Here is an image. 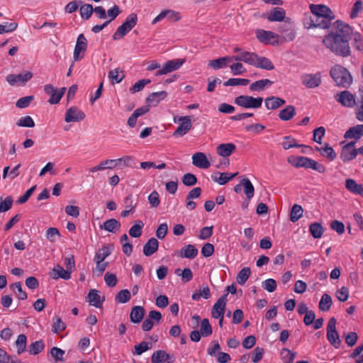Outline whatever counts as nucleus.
I'll use <instances>...</instances> for the list:
<instances>
[{
	"instance_id": "obj_1",
	"label": "nucleus",
	"mask_w": 363,
	"mask_h": 363,
	"mask_svg": "<svg viewBox=\"0 0 363 363\" xmlns=\"http://www.w3.org/2000/svg\"><path fill=\"white\" fill-rule=\"evenodd\" d=\"M335 30L330 31L323 39V44L337 56L347 57L351 55L350 40L352 28L345 22L337 20L333 23Z\"/></svg>"
},
{
	"instance_id": "obj_2",
	"label": "nucleus",
	"mask_w": 363,
	"mask_h": 363,
	"mask_svg": "<svg viewBox=\"0 0 363 363\" xmlns=\"http://www.w3.org/2000/svg\"><path fill=\"white\" fill-rule=\"evenodd\" d=\"M311 14L306 13L303 18V26L306 28H320L328 29L332 25V21L335 18L333 11L326 5H310Z\"/></svg>"
},
{
	"instance_id": "obj_3",
	"label": "nucleus",
	"mask_w": 363,
	"mask_h": 363,
	"mask_svg": "<svg viewBox=\"0 0 363 363\" xmlns=\"http://www.w3.org/2000/svg\"><path fill=\"white\" fill-rule=\"evenodd\" d=\"M330 75L335 83V85L347 89L353 82L350 72L340 65H335L330 71Z\"/></svg>"
},
{
	"instance_id": "obj_4",
	"label": "nucleus",
	"mask_w": 363,
	"mask_h": 363,
	"mask_svg": "<svg viewBox=\"0 0 363 363\" xmlns=\"http://www.w3.org/2000/svg\"><path fill=\"white\" fill-rule=\"evenodd\" d=\"M138 16L136 13H130L125 18V21L120 26L113 35V40L122 39L128 32H130L137 24Z\"/></svg>"
},
{
	"instance_id": "obj_5",
	"label": "nucleus",
	"mask_w": 363,
	"mask_h": 363,
	"mask_svg": "<svg viewBox=\"0 0 363 363\" xmlns=\"http://www.w3.org/2000/svg\"><path fill=\"white\" fill-rule=\"evenodd\" d=\"M262 101V97L255 98L247 95H240L235 99V104L245 108H259Z\"/></svg>"
},
{
	"instance_id": "obj_6",
	"label": "nucleus",
	"mask_w": 363,
	"mask_h": 363,
	"mask_svg": "<svg viewBox=\"0 0 363 363\" xmlns=\"http://www.w3.org/2000/svg\"><path fill=\"white\" fill-rule=\"evenodd\" d=\"M336 323L337 320L334 317L329 320L327 326V339L334 347L339 348L341 345V340L336 330Z\"/></svg>"
},
{
	"instance_id": "obj_7",
	"label": "nucleus",
	"mask_w": 363,
	"mask_h": 363,
	"mask_svg": "<svg viewBox=\"0 0 363 363\" xmlns=\"http://www.w3.org/2000/svg\"><path fill=\"white\" fill-rule=\"evenodd\" d=\"M335 100L345 107L352 108L356 106V98L350 91L345 90L335 95Z\"/></svg>"
},
{
	"instance_id": "obj_8",
	"label": "nucleus",
	"mask_w": 363,
	"mask_h": 363,
	"mask_svg": "<svg viewBox=\"0 0 363 363\" xmlns=\"http://www.w3.org/2000/svg\"><path fill=\"white\" fill-rule=\"evenodd\" d=\"M256 37L261 43L264 44H270L272 45L279 44V35L272 31H267L262 29L256 31Z\"/></svg>"
},
{
	"instance_id": "obj_9",
	"label": "nucleus",
	"mask_w": 363,
	"mask_h": 363,
	"mask_svg": "<svg viewBox=\"0 0 363 363\" xmlns=\"http://www.w3.org/2000/svg\"><path fill=\"white\" fill-rule=\"evenodd\" d=\"M66 88L63 87L60 90H57L52 84H46L44 86L45 92L50 95V98L48 100V102L50 104H58L63 96L65 92Z\"/></svg>"
},
{
	"instance_id": "obj_10",
	"label": "nucleus",
	"mask_w": 363,
	"mask_h": 363,
	"mask_svg": "<svg viewBox=\"0 0 363 363\" xmlns=\"http://www.w3.org/2000/svg\"><path fill=\"white\" fill-rule=\"evenodd\" d=\"M178 121L181 124L177 127L176 130L173 133V136H184L186 135L192 127L191 117L189 116L178 117Z\"/></svg>"
},
{
	"instance_id": "obj_11",
	"label": "nucleus",
	"mask_w": 363,
	"mask_h": 363,
	"mask_svg": "<svg viewBox=\"0 0 363 363\" xmlns=\"http://www.w3.org/2000/svg\"><path fill=\"white\" fill-rule=\"evenodd\" d=\"M184 62L185 60L184 59H174L169 60L164 64L161 69L157 71L155 75L160 76L166 74L173 71L177 70Z\"/></svg>"
},
{
	"instance_id": "obj_12",
	"label": "nucleus",
	"mask_w": 363,
	"mask_h": 363,
	"mask_svg": "<svg viewBox=\"0 0 363 363\" xmlns=\"http://www.w3.org/2000/svg\"><path fill=\"white\" fill-rule=\"evenodd\" d=\"M228 295V294L227 293L221 296L214 303L211 310V316L213 318L217 319L219 317L224 315Z\"/></svg>"
},
{
	"instance_id": "obj_13",
	"label": "nucleus",
	"mask_w": 363,
	"mask_h": 363,
	"mask_svg": "<svg viewBox=\"0 0 363 363\" xmlns=\"http://www.w3.org/2000/svg\"><path fill=\"white\" fill-rule=\"evenodd\" d=\"M85 118V113L77 106L68 108L65 113V121L67 123L79 122Z\"/></svg>"
},
{
	"instance_id": "obj_14",
	"label": "nucleus",
	"mask_w": 363,
	"mask_h": 363,
	"mask_svg": "<svg viewBox=\"0 0 363 363\" xmlns=\"http://www.w3.org/2000/svg\"><path fill=\"white\" fill-rule=\"evenodd\" d=\"M301 81L303 85L307 88L313 89L318 87L321 84V74L317 72L314 74H306L301 77Z\"/></svg>"
},
{
	"instance_id": "obj_15",
	"label": "nucleus",
	"mask_w": 363,
	"mask_h": 363,
	"mask_svg": "<svg viewBox=\"0 0 363 363\" xmlns=\"http://www.w3.org/2000/svg\"><path fill=\"white\" fill-rule=\"evenodd\" d=\"M278 31L282 35L284 41H292L296 37V31L292 28L290 22L280 24L278 27Z\"/></svg>"
},
{
	"instance_id": "obj_16",
	"label": "nucleus",
	"mask_w": 363,
	"mask_h": 363,
	"mask_svg": "<svg viewBox=\"0 0 363 363\" xmlns=\"http://www.w3.org/2000/svg\"><path fill=\"white\" fill-rule=\"evenodd\" d=\"M33 77V73L30 71H26L18 74H10L6 77V81L11 84L14 85L17 82H21L23 85Z\"/></svg>"
},
{
	"instance_id": "obj_17",
	"label": "nucleus",
	"mask_w": 363,
	"mask_h": 363,
	"mask_svg": "<svg viewBox=\"0 0 363 363\" xmlns=\"http://www.w3.org/2000/svg\"><path fill=\"white\" fill-rule=\"evenodd\" d=\"M175 358L173 356H169L164 350L155 351L151 357L152 363H174Z\"/></svg>"
},
{
	"instance_id": "obj_18",
	"label": "nucleus",
	"mask_w": 363,
	"mask_h": 363,
	"mask_svg": "<svg viewBox=\"0 0 363 363\" xmlns=\"http://www.w3.org/2000/svg\"><path fill=\"white\" fill-rule=\"evenodd\" d=\"M86 39L84 34H80L77 38V43L74 50V61H78L79 59L82 58L83 56L79 57V54L81 52H84L86 50Z\"/></svg>"
},
{
	"instance_id": "obj_19",
	"label": "nucleus",
	"mask_w": 363,
	"mask_h": 363,
	"mask_svg": "<svg viewBox=\"0 0 363 363\" xmlns=\"http://www.w3.org/2000/svg\"><path fill=\"white\" fill-rule=\"evenodd\" d=\"M233 60L238 62H244L250 65H255L257 55L255 52H242L236 56H232Z\"/></svg>"
},
{
	"instance_id": "obj_20",
	"label": "nucleus",
	"mask_w": 363,
	"mask_h": 363,
	"mask_svg": "<svg viewBox=\"0 0 363 363\" xmlns=\"http://www.w3.org/2000/svg\"><path fill=\"white\" fill-rule=\"evenodd\" d=\"M192 163L194 166L201 169H208L211 166L210 162L203 152H196L192 156Z\"/></svg>"
},
{
	"instance_id": "obj_21",
	"label": "nucleus",
	"mask_w": 363,
	"mask_h": 363,
	"mask_svg": "<svg viewBox=\"0 0 363 363\" xmlns=\"http://www.w3.org/2000/svg\"><path fill=\"white\" fill-rule=\"evenodd\" d=\"M345 188L351 193L363 197V184H357L354 179H347Z\"/></svg>"
},
{
	"instance_id": "obj_22",
	"label": "nucleus",
	"mask_w": 363,
	"mask_h": 363,
	"mask_svg": "<svg viewBox=\"0 0 363 363\" xmlns=\"http://www.w3.org/2000/svg\"><path fill=\"white\" fill-rule=\"evenodd\" d=\"M167 96V93L165 91L158 92H152L146 98V103L148 105L156 106L161 101L164 100Z\"/></svg>"
},
{
	"instance_id": "obj_23",
	"label": "nucleus",
	"mask_w": 363,
	"mask_h": 363,
	"mask_svg": "<svg viewBox=\"0 0 363 363\" xmlns=\"http://www.w3.org/2000/svg\"><path fill=\"white\" fill-rule=\"evenodd\" d=\"M264 104L268 110H275L284 105L286 101L278 96H270L265 99Z\"/></svg>"
},
{
	"instance_id": "obj_24",
	"label": "nucleus",
	"mask_w": 363,
	"mask_h": 363,
	"mask_svg": "<svg viewBox=\"0 0 363 363\" xmlns=\"http://www.w3.org/2000/svg\"><path fill=\"white\" fill-rule=\"evenodd\" d=\"M167 17L168 20L177 21L181 18L179 13L172 10H164L162 11L155 18L152 23H155L164 18Z\"/></svg>"
},
{
	"instance_id": "obj_25",
	"label": "nucleus",
	"mask_w": 363,
	"mask_h": 363,
	"mask_svg": "<svg viewBox=\"0 0 363 363\" xmlns=\"http://www.w3.org/2000/svg\"><path fill=\"white\" fill-rule=\"evenodd\" d=\"M159 247V242L155 238H151L143 246V253L145 256L149 257L153 255Z\"/></svg>"
},
{
	"instance_id": "obj_26",
	"label": "nucleus",
	"mask_w": 363,
	"mask_h": 363,
	"mask_svg": "<svg viewBox=\"0 0 363 363\" xmlns=\"http://www.w3.org/2000/svg\"><path fill=\"white\" fill-rule=\"evenodd\" d=\"M235 149L236 146L233 143H223L217 147L216 151L220 156L227 157L231 155Z\"/></svg>"
},
{
	"instance_id": "obj_27",
	"label": "nucleus",
	"mask_w": 363,
	"mask_h": 363,
	"mask_svg": "<svg viewBox=\"0 0 363 363\" xmlns=\"http://www.w3.org/2000/svg\"><path fill=\"white\" fill-rule=\"evenodd\" d=\"M145 313V311L143 306H134L130 313V321L133 323H139L144 318Z\"/></svg>"
},
{
	"instance_id": "obj_28",
	"label": "nucleus",
	"mask_w": 363,
	"mask_h": 363,
	"mask_svg": "<svg viewBox=\"0 0 363 363\" xmlns=\"http://www.w3.org/2000/svg\"><path fill=\"white\" fill-rule=\"evenodd\" d=\"M100 228L115 233L120 230L121 223L115 218H111L100 225Z\"/></svg>"
},
{
	"instance_id": "obj_29",
	"label": "nucleus",
	"mask_w": 363,
	"mask_h": 363,
	"mask_svg": "<svg viewBox=\"0 0 363 363\" xmlns=\"http://www.w3.org/2000/svg\"><path fill=\"white\" fill-rule=\"evenodd\" d=\"M51 276L54 279L61 278L65 280H69L71 278V272L64 269L60 264H57L52 269Z\"/></svg>"
},
{
	"instance_id": "obj_30",
	"label": "nucleus",
	"mask_w": 363,
	"mask_h": 363,
	"mask_svg": "<svg viewBox=\"0 0 363 363\" xmlns=\"http://www.w3.org/2000/svg\"><path fill=\"white\" fill-rule=\"evenodd\" d=\"M286 16V12L284 9L280 7L273 8L268 14L267 18L269 21H281Z\"/></svg>"
},
{
	"instance_id": "obj_31",
	"label": "nucleus",
	"mask_w": 363,
	"mask_h": 363,
	"mask_svg": "<svg viewBox=\"0 0 363 363\" xmlns=\"http://www.w3.org/2000/svg\"><path fill=\"white\" fill-rule=\"evenodd\" d=\"M362 136H363V124L350 128L345 134V138L359 139Z\"/></svg>"
},
{
	"instance_id": "obj_32",
	"label": "nucleus",
	"mask_w": 363,
	"mask_h": 363,
	"mask_svg": "<svg viewBox=\"0 0 363 363\" xmlns=\"http://www.w3.org/2000/svg\"><path fill=\"white\" fill-rule=\"evenodd\" d=\"M273 84V82L268 79H260L252 83L250 85V90L251 91H262L265 89L267 86H269Z\"/></svg>"
},
{
	"instance_id": "obj_33",
	"label": "nucleus",
	"mask_w": 363,
	"mask_h": 363,
	"mask_svg": "<svg viewBox=\"0 0 363 363\" xmlns=\"http://www.w3.org/2000/svg\"><path fill=\"white\" fill-rule=\"evenodd\" d=\"M197 248L194 245L190 244L183 247L180 252L181 257L187 259H194L197 256Z\"/></svg>"
},
{
	"instance_id": "obj_34",
	"label": "nucleus",
	"mask_w": 363,
	"mask_h": 363,
	"mask_svg": "<svg viewBox=\"0 0 363 363\" xmlns=\"http://www.w3.org/2000/svg\"><path fill=\"white\" fill-rule=\"evenodd\" d=\"M296 115V108L293 105H288L279 113V117L282 121H289Z\"/></svg>"
},
{
	"instance_id": "obj_35",
	"label": "nucleus",
	"mask_w": 363,
	"mask_h": 363,
	"mask_svg": "<svg viewBox=\"0 0 363 363\" xmlns=\"http://www.w3.org/2000/svg\"><path fill=\"white\" fill-rule=\"evenodd\" d=\"M316 150L318 151L322 156L328 157L330 161L334 160L337 156L333 148L328 143H325L324 147H316Z\"/></svg>"
},
{
	"instance_id": "obj_36",
	"label": "nucleus",
	"mask_w": 363,
	"mask_h": 363,
	"mask_svg": "<svg viewBox=\"0 0 363 363\" xmlns=\"http://www.w3.org/2000/svg\"><path fill=\"white\" fill-rule=\"evenodd\" d=\"M254 66L267 70H272L274 69V66L269 59L258 55Z\"/></svg>"
},
{
	"instance_id": "obj_37",
	"label": "nucleus",
	"mask_w": 363,
	"mask_h": 363,
	"mask_svg": "<svg viewBox=\"0 0 363 363\" xmlns=\"http://www.w3.org/2000/svg\"><path fill=\"white\" fill-rule=\"evenodd\" d=\"M308 160V157H306L291 156V157H289L287 158V162L296 168H300V167L306 168Z\"/></svg>"
},
{
	"instance_id": "obj_38",
	"label": "nucleus",
	"mask_w": 363,
	"mask_h": 363,
	"mask_svg": "<svg viewBox=\"0 0 363 363\" xmlns=\"http://www.w3.org/2000/svg\"><path fill=\"white\" fill-rule=\"evenodd\" d=\"M233 60V57L227 56L220 57L216 60H212L208 62V66L214 69H219L226 65L227 62Z\"/></svg>"
},
{
	"instance_id": "obj_39",
	"label": "nucleus",
	"mask_w": 363,
	"mask_h": 363,
	"mask_svg": "<svg viewBox=\"0 0 363 363\" xmlns=\"http://www.w3.org/2000/svg\"><path fill=\"white\" fill-rule=\"evenodd\" d=\"M358 154L357 149H349L346 147H342L340 153V158L343 162H348L354 159Z\"/></svg>"
},
{
	"instance_id": "obj_40",
	"label": "nucleus",
	"mask_w": 363,
	"mask_h": 363,
	"mask_svg": "<svg viewBox=\"0 0 363 363\" xmlns=\"http://www.w3.org/2000/svg\"><path fill=\"white\" fill-rule=\"evenodd\" d=\"M359 98L357 102V108L355 109V117L359 121H363V86L359 89Z\"/></svg>"
},
{
	"instance_id": "obj_41",
	"label": "nucleus",
	"mask_w": 363,
	"mask_h": 363,
	"mask_svg": "<svg viewBox=\"0 0 363 363\" xmlns=\"http://www.w3.org/2000/svg\"><path fill=\"white\" fill-rule=\"evenodd\" d=\"M333 304L332 298L328 294H324L319 302L318 308L321 311H328Z\"/></svg>"
},
{
	"instance_id": "obj_42",
	"label": "nucleus",
	"mask_w": 363,
	"mask_h": 363,
	"mask_svg": "<svg viewBox=\"0 0 363 363\" xmlns=\"http://www.w3.org/2000/svg\"><path fill=\"white\" fill-rule=\"evenodd\" d=\"M241 184L244 187V193L248 199H251L255 194V188L251 182L247 178H243L241 180Z\"/></svg>"
},
{
	"instance_id": "obj_43",
	"label": "nucleus",
	"mask_w": 363,
	"mask_h": 363,
	"mask_svg": "<svg viewBox=\"0 0 363 363\" xmlns=\"http://www.w3.org/2000/svg\"><path fill=\"white\" fill-rule=\"evenodd\" d=\"M309 231L314 238L318 239L322 237L324 228L320 223L315 222L310 225Z\"/></svg>"
},
{
	"instance_id": "obj_44",
	"label": "nucleus",
	"mask_w": 363,
	"mask_h": 363,
	"mask_svg": "<svg viewBox=\"0 0 363 363\" xmlns=\"http://www.w3.org/2000/svg\"><path fill=\"white\" fill-rule=\"evenodd\" d=\"M87 298L90 302L96 308H101L102 303L101 297L99 295V291L96 289H91L89 292Z\"/></svg>"
},
{
	"instance_id": "obj_45",
	"label": "nucleus",
	"mask_w": 363,
	"mask_h": 363,
	"mask_svg": "<svg viewBox=\"0 0 363 363\" xmlns=\"http://www.w3.org/2000/svg\"><path fill=\"white\" fill-rule=\"evenodd\" d=\"M124 77L125 74L120 68L114 69L108 72V78L113 84L120 83Z\"/></svg>"
},
{
	"instance_id": "obj_46",
	"label": "nucleus",
	"mask_w": 363,
	"mask_h": 363,
	"mask_svg": "<svg viewBox=\"0 0 363 363\" xmlns=\"http://www.w3.org/2000/svg\"><path fill=\"white\" fill-rule=\"evenodd\" d=\"M251 274V270L250 267L242 268L238 274L236 280L238 284L240 285H244L247 281L248 278Z\"/></svg>"
},
{
	"instance_id": "obj_47",
	"label": "nucleus",
	"mask_w": 363,
	"mask_h": 363,
	"mask_svg": "<svg viewBox=\"0 0 363 363\" xmlns=\"http://www.w3.org/2000/svg\"><path fill=\"white\" fill-rule=\"evenodd\" d=\"M201 297H203L205 299H208L211 297V291L209 287L206 286H202L201 288L193 294L191 298L194 301H198Z\"/></svg>"
},
{
	"instance_id": "obj_48",
	"label": "nucleus",
	"mask_w": 363,
	"mask_h": 363,
	"mask_svg": "<svg viewBox=\"0 0 363 363\" xmlns=\"http://www.w3.org/2000/svg\"><path fill=\"white\" fill-rule=\"evenodd\" d=\"M144 223L142 220H137L135 223L130 228L129 235L135 238H139L142 235V229Z\"/></svg>"
},
{
	"instance_id": "obj_49",
	"label": "nucleus",
	"mask_w": 363,
	"mask_h": 363,
	"mask_svg": "<svg viewBox=\"0 0 363 363\" xmlns=\"http://www.w3.org/2000/svg\"><path fill=\"white\" fill-rule=\"evenodd\" d=\"M303 208L298 204H294L291 211L290 220L291 222L295 223L303 215Z\"/></svg>"
},
{
	"instance_id": "obj_50",
	"label": "nucleus",
	"mask_w": 363,
	"mask_h": 363,
	"mask_svg": "<svg viewBox=\"0 0 363 363\" xmlns=\"http://www.w3.org/2000/svg\"><path fill=\"white\" fill-rule=\"evenodd\" d=\"M16 346L17 347V354H21L23 352L26 351V344H27V337L26 335L21 334L18 336L17 340L16 341Z\"/></svg>"
},
{
	"instance_id": "obj_51",
	"label": "nucleus",
	"mask_w": 363,
	"mask_h": 363,
	"mask_svg": "<svg viewBox=\"0 0 363 363\" xmlns=\"http://www.w3.org/2000/svg\"><path fill=\"white\" fill-rule=\"evenodd\" d=\"M45 348L43 340H38L31 343L29 346V352L31 354L36 355L42 352Z\"/></svg>"
},
{
	"instance_id": "obj_52",
	"label": "nucleus",
	"mask_w": 363,
	"mask_h": 363,
	"mask_svg": "<svg viewBox=\"0 0 363 363\" xmlns=\"http://www.w3.org/2000/svg\"><path fill=\"white\" fill-rule=\"evenodd\" d=\"M200 333L203 337H208L212 334L213 330L208 319L203 318L201 320Z\"/></svg>"
},
{
	"instance_id": "obj_53",
	"label": "nucleus",
	"mask_w": 363,
	"mask_h": 363,
	"mask_svg": "<svg viewBox=\"0 0 363 363\" xmlns=\"http://www.w3.org/2000/svg\"><path fill=\"white\" fill-rule=\"evenodd\" d=\"M175 274L182 277V280L184 282H189L193 279V273L190 268H185L182 271L178 268L175 269Z\"/></svg>"
},
{
	"instance_id": "obj_54",
	"label": "nucleus",
	"mask_w": 363,
	"mask_h": 363,
	"mask_svg": "<svg viewBox=\"0 0 363 363\" xmlns=\"http://www.w3.org/2000/svg\"><path fill=\"white\" fill-rule=\"evenodd\" d=\"M352 38L353 40V46L356 50L363 52V36L359 32H355L352 34Z\"/></svg>"
},
{
	"instance_id": "obj_55",
	"label": "nucleus",
	"mask_w": 363,
	"mask_h": 363,
	"mask_svg": "<svg viewBox=\"0 0 363 363\" xmlns=\"http://www.w3.org/2000/svg\"><path fill=\"white\" fill-rule=\"evenodd\" d=\"M130 292L128 289L121 290L116 296L115 301L117 303H125L130 300Z\"/></svg>"
},
{
	"instance_id": "obj_56",
	"label": "nucleus",
	"mask_w": 363,
	"mask_h": 363,
	"mask_svg": "<svg viewBox=\"0 0 363 363\" xmlns=\"http://www.w3.org/2000/svg\"><path fill=\"white\" fill-rule=\"evenodd\" d=\"M306 169H312L313 170L317 171L319 173H323L326 170L325 167L323 164H320L315 160H312L311 158H308V160H307Z\"/></svg>"
},
{
	"instance_id": "obj_57",
	"label": "nucleus",
	"mask_w": 363,
	"mask_h": 363,
	"mask_svg": "<svg viewBox=\"0 0 363 363\" xmlns=\"http://www.w3.org/2000/svg\"><path fill=\"white\" fill-rule=\"evenodd\" d=\"M94 12V8L91 4H86L80 8V15L84 20H88L91 18Z\"/></svg>"
},
{
	"instance_id": "obj_58",
	"label": "nucleus",
	"mask_w": 363,
	"mask_h": 363,
	"mask_svg": "<svg viewBox=\"0 0 363 363\" xmlns=\"http://www.w3.org/2000/svg\"><path fill=\"white\" fill-rule=\"evenodd\" d=\"M111 254V250L108 247L104 246L101 248L95 255L94 261L95 262H104V260L109 256Z\"/></svg>"
},
{
	"instance_id": "obj_59",
	"label": "nucleus",
	"mask_w": 363,
	"mask_h": 363,
	"mask_svg": "<svg viewBox=\"0 0 363 363\" xmlns=\"http://www.w3.org/2000/svg\"><path fill=\"white\" fill-rule=\"evenodd\" d=\"M250 83L247 79L231 78L223 83L225 86H246Z\"/></svg>"
},
{
	"instance_id": "obj_60",
	"label": "nucleus",
	"mask_w": 363,
	"mask_h": 363,
	"mask_svg": "<svg viewBox=\"0 0 363 363\" xmlns=\"http://www.w3.org/2000/svg\"><path fill=\"white\" fill-rule=\"evenodd\" d=\"M152 347L151 342L143 341L139 345H135V351L133 352V354L140 355L143 352L147 351Z\"/></svg>"
},
{
	"instance_id": "obj_61",
	"label": "nucleus",
	"mask_w": 363,
	"mask_h": 363,
	"mask_svg": "<svg viewBox=\"0 0 363 363\" xmlns=\"http://www.w3.org/2000/svg\"><path fill=\"white\" fill-rule=\"evenodd\" d=\"M281 355L284 363H292L296 357V353L287 348H283L281 351Z\"/></svg>"
},
{
	"instance_id": "obj_62",
	"label": "nucleus",
	"mask_w": 363,
	"mask_h": 363,
	"mask_svg": "<svg viewBox=\"0 0 363 363\" xmlns=\"http://www.w3.org/2000/svg\"><path fill=\"white\" fill-rule=\"evenodd\" d=\"M301 145L296 143V140L291 136H285L282 143V147L284 150L291 147H299Z\"/></svg>"
},
{
	"instance_id": "obj_63",
	"label": "nucleus",
	"mask_w": 363,
	"mask_h": 363,
	"mask_svg": "<svg viewBox=\"0 0 363 363\" xmlns=\"http://www.w3.org/2000/svg\"><path fill=\"white\" fill-rule=\"evenodd\" d=\"M182 181L185 186H192L197 183L198 179L194 174L191 173H186L182 177Z\"/></svg>"
},
{
	"instance_id": "obj_64",
	"label": "nucleus",
	"mask_w": 363,
	"mask_h": 363,
	"mask_svg": "<svg viewBox=\"0 0 363 363\" xmlns=\"http://www.w3.org/2000/svg\"><path fill=\"white\" fill-rule=\"evenodd\" d=\"M16 125L19 127L33 128L35 126V123L30 116H26L21 117L17 121Z\"/></svg>"
}]
</instances>
